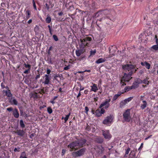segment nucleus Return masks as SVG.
<instances>
[{"mask_svg": "<svg viewBox=\"0 0 158 158\" xmlns=\"http://www.w3.org/2000/svg\"><path fill=\"white\" fill-rule=\"evenodd\" d=\"M91 113L92 114H94L95 115V111L93 110H92L91 111Z\"/></svg>", "mask_w": 158, "mask_h": 158, "instance_id": "nucleus-57", "label": "nucleus"}, {"mask_svg": "<svg viewBox=\"0 0 158 158\" xmlns=\"http://www.w3.org/2000/svg\"><path fill=\"white\" fill-rule=\"evenodd\" d=\"M53 37L55 40L56 41H57L58 40V38L56 35H53Z\"/></svg>", "mask_w": 158, "mask_h": 158, "instance_id": "nucleus-38", "label": "nucleus"}, {"mask_svg": "<svg viewBox=\"0 0 158 158\" xmlns=\"http://www.w3.org/2000/svg\"><path fill=\"white\" fill-rule=\"evenodd\" d=\"M84 89V88L83 87H81L80 88V91H82Z\"/></svg>", "mask_w": 158, "mask_h": 158, "instance_id": "nucleus-54", "label": "nucleus"}, {"mask_svg": "<svg viewBox=\"0 0 158 158\" xmlns=\"http://www.w3.org/2000/svg\"><path fill=\"white\" fill-rule=\"evenodd\" d=\"M44 77L45 80L43 83L46 85L48 84L51 79V77H49V75L46 74L45 75Z\"/></svg>", "mask_w": 158, "mask_h": 158, "instance_id": "nucleus-12", "label": "nucleus"}, {"mask_svg": "<svg viewBox=\"0 0 158 158\" xmlns=\"http://www.w3.org/2000/svg\"><path fill=\"white\" fill-rule=\"evenodd\" d=\"M16 133H17L18 135L20 136H23L24 134V131L23 130H17Z\"/></svg>", "mask_w": 158, "mask_h": 158, "instance_id": "nucleus-22", "label": "nucleus"}, {"mask_svg": "<svg viewBox=\"0 0 158 158\" xmlns=\"http://www.w3.org/2000/svg\"><path fill=\"white\" fill-rule=\"evenodd\" d=\"M113 117L111 115L107 116L103 121L102 123L107 126H110L113 122Z\"/></svg>", "mask_w": 158, "mask_h": 158, "instance_id": "nucleus-2", "label": "nucleus"}, {"mask_svg": "<svg viewBox=\"0 0 158 158\" xmlns=\"http://www.w3.org/2000/svg\"><path fill=\"white\" fill-rule=\"evenodd\" d=\"M26 18L27 19H28L30 17V12L29 10H27L26 12Z\"/></svg>", "mask_w": 158, "mask_h": 158, "instance_id": "nucleus-28", "label": "nucleus"}, {"mask_svg": "<svg viewBox=\"0 0 158 158\" xmlns=\"http://www.w3.org/2000/svg\"><path fill=\"white\" fill-rule=\"evenodd\" d=\"M138 81L134 82L132 86H131L132 89H135L138 87L139 86V84L140 83V79H138L137 80Z\"/></svg>", "mask_w": 158, "mask_h": 158, "instance_id": "nucleus-13", "label": "nucleus"}, {"mask_svg": "<svg viewBox=\"0 0 158 158\" xmlns=\"http://www.w3.org/2000/svg\"><path fill=\"white\" fill-rule=\"evenodd\" d=\"M151 136H152V135H150V136H148V137H147V138H146L145 139V140H147V139H148L149 138L151 137Z\"/></svg>", "mask_w": 158, "mask_h": 158, "instance_id": "nucleus-62", "label": "nucleus"}, {"mask_svg": "<svg viewBox=\"0 0 158 158\" xmlns=\"http://www.w3.org/2000/svg\"><path fill=\"white\" fill-rule=\"evenodd\" d=\"M103 135L104 136L105 139L110 140L111 138V135L110 134L108 130H103Z\"/></svg>", "mask_w": 158, "mask_h": 158, "instance_id": "nucleus-9", "label": "nucleus"}, {"mask_svg": "<svg viewBox=\"0 0 158 158\" xmlns=\"http://www.w3.org/2000/svg\"><path fill=\"white\" fill-rule=\"evenodd\" d=\"M81 95V94L80 93V91L79 93L78 94V95L77 96V98H78Z\"/></svg>", "mask_w": 158, "mask_h": 158, "instance_id": "nucleus-55", "label": "nucleus"}, {"mask_svg": "<svg viewBox=\"0 0 158 158\" xmlns=\"http://www.w3.org/2000/svg\"><path fill=\"white\" fill-rule=\"evenodd\" d=\"M131 74H127L125 73L124 74V76L122 79L121 80L120 83L121 86L126 85V84L123 81H128L131 78Z\"/></svg>", "mask_w": 158, "mask_h": 158, "instance_id": "nucleus-3", "label": "nucleus"}, {"mask_svg": "<svg viewBox=\"0 0 158 158\" xmlns=\"http://www.w3.org/2000/svg\"><path fill=\"white\" fill-rule=\"evenodd\" d=\"M124 120L126 122H129L131 120L130 110H127L123 114Z\"/></svg>", "mask_w": 158, "mask_h": 158, "instance_id": "nucleus-4", "label": "nucleus"}, {"mask_svg": "<svg viewBox=\"0 0 158 158\" xmlns=\"http://www.w3.org/2000/svg\"><path fill=\"white\" fill-rule=\"evenodd\" d=\"M130 148H128L126 150V152H125V154L126 155H127L129 153L130 151Z\"/></svg>", "mask_w": 158, "mask_h": 158, "instance_id": "nucleus-37", "label": "nucleus"}, {"mask_svg": "<svg viewBox=\"0 0 158 158\" xmlns=\"http://www.w3.org/2000/svg\"><path fill=\"white\" fill-rule=\"evenodd\" d=\"M141 64L143 66H145L148 69H149L150 68V64L148 63L146 61L142 62L141 63Z\"/></svg>", "mask_w": 158, "mask_h": 158, "instance_id": "nucleus-14", "label": "nucleus"}, {"mask_svg": "<svg viewBox=\"0 0 158 158\" xmlns=\"http://www.w3.org/2000/svg\"><path fill=\"white\" fill-rule=\"evenodd\" d=\"M132 89V87L131 86V87H126L124 89V90L122 92H121L122 94L124 92L128 91L130 90H131V89Z\"/></svg>", "mask_w": 158, "mask_h": 158, "instance_id": "nucleus-23", "label": "nucleus"}, {"mask_svg": "<svg viewBox=\"0 0 158 158\" xmlns=\"http://www.w3.org/2000/svg\"><path fill=\"white\" fill-rule=\"evenodd\" d=\"M143 83L146 84H148L149 83V82L147 79H145L144 80H143Z\"/></svg>", "mask_w": 158, "mask_h": 158, "instance_id": "nucleus-36", "label": "nucleus"}, {"mask_svg": "<svg viewBox=\"0 0 158 158\" xmlns=\"http://www.w3.org/2000/svg\"><path fill=\"white\" fill-rule=\"evenodd\" d=\"M70 65H69L67 66H66L64 68V69L65 70H68L70 68Z\"/></svg>", "mask_w": 158, "mask_h": 158, "instance_id": "nucleus-40", "label": "nucleus"}, {"mask_svg": "<svg viewBox=\"0 0 158 158\" xmlns=\"http://www.w3.org/2000/svg\"><path fill=\"white\" fill-rule=\"evenodd\" d=\"M54 100H52V101H50V102L52 103V104H54V103H55V102H54Z\"/></svg>", "mask_w": 158, "mask_h": 158, "instance_id": "nucleus-61", "label": "nucleus"}, {"mask_svg": "<svg viewBox=\"0 0 158 158\" xmlns=\"http://www.w3.org/2000/svg\"><path fill=\"white\" fill-rule=\"evenodd\" d=\"M20 158H27L25 152H23L21 153Z\"/></svg>", "mask_w": 158, "mask_h": 158, "instance_id": "nucleus-31", "label": "nucleus"}, {"mask_svg": "<svg viewBox=\"0 0 158 158\" xmlns=\"http://www.w3.org/2000/svg\"><path fill=\"white\" fill-rule=\"evenodd\" d=\"M143 143H142L141 144L140 147L139 148V149H138L139 150H140L141 149H142L143 148Z\"/></svg>", "mask_w": 158, "mask_h": 158, "instance_id": "nucleus-49", "label": "nucleus"}, {"mask_svg": "<svg viewBox=\"0 0 158 158\" xmlns=\"http://www.w3.org/2000/svg\"><path fill=\"white\" fill-rule=\"evenodd\" d=\"M45 6H46V8L48 10L49 9V7L48 5V4L46 3L45 4Z\"/></svg>", "mask_w": 158, "mask_h": 158, "instance_id": "nucleus-50", "label": "nucleus"}, {"mask_svg": "<svg viewBox=\"0 0 158 158\" xmlns=\"http://www.w3.org/2000/svg\"><path fill=\"white\" fill-rule=\"evenodd\" d=\"M47 74H49L50 73L51 71L50 69H47Z\"/></svg>", "mask_w": 158, "mask_h": 158, "instance_id": "nucleus-47", "label": "nucleus"}, {"mask_svg": "<svg viewBox=\"0 0 158 158\" xmlns=\"http://www.w3.org/2000/svg\"><path fill=\"white\" fill-rule=\"evenodd\" d=\"M20 149V148L19 147H18L17 148H15L14 149V151L15 152H16L17 151H19V150Z\"/></svg>", "mask_w": 158, "mask_h": 158, "instance_id": "nucleus-44", "label": "nucleus"}, {"mask_svg": "<svg viewBox=\"0 0 158 158\" xmlns=\"http://www.w3.org/2000/svg\"><path fill=\"white\" fill-rule=\"evenodd\" d=\"M95 149L98 153L102 152L104 150V148L102 147L101 146L99 147H98L97 148H96Z\"/></svg>", "mask_w": 158, "mask_h": 158, "instance_id": "nucleus-15", "label": "nucleus"}, {"mask_svg": "<svg viewBox=\"0 0 158 158\" xmlns=\"http://www.w3.org/2000/svg\"><path fill=\"white\" fill-rule=\"evenodd\" d=\"M3 92H5L6 95L8 97H10L12 96V94L11 93L10 90H3Z\"/></svg>", "mask_w": 158, "mask_h": 158, "instance_id": "nucleus-19", "label": "nucleus"}, {"mask_svg": "<svg viewBox=\"0 0 158 158\" xmlns=\"http://www.w3.org/2000/svg\"><path fill=\"white\" fill-rule=\"evenodd\" d=\"M65 152H66V150L65 149H63L62 150V155H64L65 153Z\"/></svg>", "mask_w": 158, "mask_h": 158, "instance_id": "nucleus-48", "label": "nucleus"}, {"mask_svg": "<svg viewBox=\"0 0 158 158\" xmlns=\"http://www.w3.org/2000/svg\"><path fill=\"white\" fill-rule=\"evenodd\" d=\"M33 7H34L35 9V10H36L37 9H36L35 4L33 0Z\"/></svg>", "mask_w": 158, "mask_h": 158, "instance_id": "nucleus-45", "label": "nucleus"}, {"mask_svg": "<svg viewBox=\"0 0 158 158\" xmlns=\"http://www.w3.org/2000/svg\"><path fill=\"white\" fill-rule=\"evenodd\" d=\"M32 21V20H31V19H30V20H28V23H31Z\"/></svg>", "mask_w": 158, "mask_h": 158, "instance_id": "nucleus-58", "label": "nucleus"}, {"mask_svg": "<svg viewBox=\"0 0 158 158\" xmlns=\"http://www.w3.org/2000/svg\"><path fill=\"white\" fill-rule=\"evenodd\" d=\"M110 50L109 51L110 53V54L109 55H106L105 56V58H111L113 56L115 55V54L114 53L112 54H111L110 52Z\"/></svg>", "mask_w": 158, "mask_h": 158, "instance_id": "nucleus-29", "label": "nucleus"}, {"mask_svg": "<svg viewBox=\"0 0 158 158\" xmlns=\"http://www.w3.org/2000/svg\"><path fill=\"white\" fill-rule=\"evenodd\" d=\"M48 27L49 29L51 28V26L49 25L48 26Z\"/></svg>", "mask_w": 158, "mask_h": 158, "instance_id": "nucleus-63", "label": "nucleus"}, {"mask_svg": "<svg viewBox=\"0 0 158 158\" xmlns=\"http://www.w3.org/2000/svg\"><path fill=\"white\" fill-rule=\"evenodd\" d=\"M7 110L8 111H10L12 110L13 109L11 107L8 108H7Z\"/></svg>", "mask_w": 158, "mask_h": 158, "instance_id": "nucleus-46", "label": "nucleus"}, {"mask_svg": "<svg viewBox=\"0 0 158 158\" xmlns=\"http://www.w3.org/2000/svg\"><path fill=\"white\" fill-rule=\"evenodd\" d=\"M20 126L22 128H24L25 127V125H24L23 122L22 120H20Z\"/></svg>", "mask_w": 158, "mask_h": 158, "instance_id": "nucleus-32", "label": "nucleus"}, {"mask_svg": "<svg viewBox=\"0 0 158 158\" xmlns=\"http://www.w3.org/2000/svg\"><path fill=\"white\" fill-rule=\"evenodd\" d=\"M100 113H101V115L102 114H103L105 112V110L103 108H102L100 111Z\"/></svg>", "mask_w": 158, "mask_h": 158, "instance_id": "nucleus-39", "label": "nucleus"}, {"mask_svg": "<svg viewBox=\"0 0 158 158\" xmlns=\"http://www.w3.org/2000/svg\"><path fill=\"white\" fill-rule=\"evenodd\" d=\"M132 98H133L132 97H130L127 99H125L124 100L122 101L120 104V106H125L127 103L131 100Z\"/></svg>", "mask_w": 158, "mask_h": 158, "instance_id": "nucleus-10", "label": "nucleus"}, {"mask_svg": "<svg viewBox=\"0 0 158 158\" xmlns=\"http://www.w3.org/2000/svg\"><path fill=\"white\" fill-rule=\"evenodd\" d=\"M85 112L87 114H88V112L89 111V109L88 107L85 106Z\"/></svg>", "mask_w": 158, "mask_h": 158, "instance_id": "nucleus-41", "label": "nucleus"}, {"mask_svg": "<svg viewBox=\"0 0 158 158\" xmlns=\"http://www.w3.org/2000/svg\"><path fill=\"white\" fill-rule=\"evenodd\" d=\"M105 60L103 58H100L96 61V63L97 64H100L104 62Z\"/></svg>", "mask_w": 158, "mask_h": 158, "instance_id": "nucleus-24", "label": "nucleus"}, {"mask_svg": "<svg viewBox=\"0 0 158 158\" xmlns=\"http://www.w3.org/2000/svg\"><path fill=\"white\" fill-rule=\"evenodd\" d=\"M70 115V113H69L68 114L66 115L65 117H62V119H64V120L65 123H66L69 118V117Z\"/></svg>", "mask_w": 158, "mask_h": 158, "instance_id": "nucleus-27", "label": "nucleus"}, {"mask_svg": "<svg viewBox=\"0 0 158 158\" xmlns=\"http://www.w3.org/2000/svg\"><path fill=\"white\" fill-rule=\"evenodd\" d=\"M95 115L98 117H100L101 115V113H100L99 110H97L95 111Z\"/></svg>", "mask_w": 158, "mask_h": 158, "instance_id": "nucleus-26", "label": "nucleus"}, {"mask_svg": "<svg viewBox=\"0 0 158 158\" xmlns=\"http://www.w3.org/2000/svg\"><path fill=\"white\" fill-rule=\"evenodd\" d=\"M135 66L132 64H127L123 66V69L125 70H128V71L132 70V72H135L136 69L134 70V69Z\"/></svg>", "mask_w": 158, "mask_h": 158, "instance_id": "nucleus-8", "label": "nucleus"}, {"mask_svg": "<svg viewBox=\"0 0 158 158\" xmlns=\"http://www.w3.org/2000/svg\"><path fill=\"white\" fill-rule=\"evenodd\" d=\"M91 40V38L90 37H86L83 39H81V44L80 46L81 48H83L87 46L89 44V42Z\"/></svg>", "mask_w": 158, "mask_h": 158, "instance_id": "nucleus-5", "label": "nucleus"}, {"mask_svg": "<svg viewBox=\"0 0 158 158\" xmlns=\"http://www.w3.org/2000/svg\"><path fill=\"white\" fill-rule=\"evenodd\" d=\"M1 86L2 88L3 89H4L5 88V85H4L2 83H1Z\"/></svg>", "mask_w": 158, "mask_h": 158, "instance_id": "nucleus-52", "label": "nucleus"}, {"mask_svg": "<svg viewBox=\"0 0 158 158\" xmlns=\"http://www.w3.org/2000/svg\"><path fill=\"white\" fill-rule=\"evenodd\" d=\"M96 51L94 50V51H90V55H94L95 53H96Z\"/></svg>", "mask_w": 158, "mask_h": 158, "instance_id": "nucleus-43", "label": "nucleus"}, {"mask_svg": "<svg viewBox=\"0 0 158 158\" xmlns=\"http://www.w3.org/2000/svg\"><path fill=\"white\" fill-rule=\"evenodd\" d=\"M151 48L153 49L155 51L158 50V45L156 44L152 46L151 47Z\"/></svg>", "mask_w": 158, "mask_h": 158, "instance_id": "nucleus-30", "label": "nucleus"}, {"mask_svg": "<svg viewBox=\"0 0 158 158\" xmlns=\"http://www.w3.org/2000/svg\"><path fill=\"white\" fill-rule=\"evenodd\" d=\"M88 92V90L87 89H86L84 91V94H87Z\"/></svg>", "mask_w": 158, "mask_h": 158, "instance_id": "nucleus-51", "label": "nucleus"}, {"mask_svg": "<svg viewBox=\"0 0 158 158\" xmlns=\"http://www.w3.org/2000/svg\"><path fill=\"white\" fill-rule=\"evenodd\" d=\"M83 53V50H76V53L77 56H80Z\"/></svg>", "mask_w": 158, "mask_h": 158, "instance_id": "nucleus-21", "label": "nucleus"}, {"mask_svg": "<svg viewBox=\"0 0 158 158\" xmlns=\"http://www.w3.org/2000/svg\"><path fill=\"white\" fill-rule=\"evenodd\" d=\"M56 81H58L60 80V77L59 75H57L54 77Z\"/></svg>", "mask_w": 158, "mask_h": 158, "instance_id": "nucleus-34", "label": "nucleus"}, {"mask_svg": "<svg viewBox=\"0 0 158 158\" xmlns=\"http://www.w3.org/2000/svg\"><path fill=\"white\" fill-rule=\"evenodd\" d=\"M86 142V140L84 139H81L72 142L68 145V147L70 149V151L77 150L80 147H82Z\"/></svg>", "mask_w": 158, "mask_h": 158, "instance_id": "nucleus-1", "label": "nucleus"}, {"mask_svg": "<svg viewBox=\"0 0 158 158\" xmlns=\"http://www.w3.org/2000/svg\"><path fill=\"white\" fill-rule=\"evenodd\" d=\"M156 43L157 45H158V39L156 38Z\"/></svg>", "mask_w": 158, "mask_h": 158, "instance_id": "nucleus-60", "label": "nucleus"}, {"mask_svg": "<svg viewBox=\"0 0 158 158\" xmlns=\"http://www.w3.org/2000/svg\"><path fill=\"white\" fill-rule=\"evenodd\" d=\"M25 70L24 72V73L25 74H27V73H28V70Z\"/></svg>", "mask_w": 158, "mask_h": 158, "instance_id": "nucleus-53", "label": "nucleus"}, {"mask_svg": "<svg viewBox=\"0 0 158 158\" xmlns=\"http://www.w3.org/2000/svg\"><path fill=\"white\" fill-rule=\"evenodd\" d=\"M122 93L121 92H118L117 94H115L112 100L114 101L116 100L119 97L121 94Z\"/></svg>", "mask_w": 158, "mask_h": 158, "instance_id": "nucleus-18", "label": "nucleus"}, {"mask_svg": "<svg viewBox=\"0 0 158 158\" xmlns=\"http://www.w3.org/2000/svg\"><path fill=\"white\" fill-rule=\"evenodd\" d=\"M97 142L99 143H101L103 142V139L101 138H98L96 140Z\"/></svg>", "mask_w": 158, "mask_h": 158, "instance_id": "nucleus-33", "label": "nucleus"}, {"mask_svg": "<svg viewBox=\"0 0 158 158\" xmlns=\"http://www.w3.org/2000/svg\"><path fill=\"white\" fill-rule=\"evenodd\" d=\"M40 77V76L39 75H37L35 77V79H36L38 78H39Z\"/></svg>", "mask_w": 158, "mask_h": 158, "instance_id": "nucleus-56", "label": "nucleus"}, {"mask_svg": "<svg viewBox=\"0 0 158 158\" xmlns=\"http://www.w3.org/2000/svg\"><path fill=\"white\" fill-rule=\"evenodd\" d=\"M25 67L27 68H29V70L30 69L31 66L29 64H25Z\"/></svg>", "mask_w": 158, "mask_h": 158, "instance_id": "nucleus-42", "label": "nucleus"}, {"mask_svg": "<svg viewBox=\"0 0 158 158\" xmlns=\"http://www.w3.org/2000/svg\"><path fill=\"white\" fill-rule=\"evenodd\" d=\"M47 111L49 114H51L52 112V109L50 107L48 108Z\"/></svg>", "mask_w": 158, "mask_h": 158, "instance_id": "nucleus-35", "label": "nucleus"}, {"mask_svg": "<svg viewBox=\"0 0 158 158\" xmlns=\"http://www.w3.org/2000/svg\"><path fill=\"white\" fill-rule=\"evenodd\" d=\"M110 101L111 99L110 98L106 99L99 106V108H101L102 107H104L105 109L108 108L110 106Z\"/></svg>", "mask_w": 158, "mask_h": 158, "instance_id": "nucleus-7", "label": "nucleus"}, {"mask_svg": "<svg viewBox=\"0 0 158 158\" xmlns=\"http://www.w3.org/2000/svg\"><path fill=\"white\" fill-rule=\"evenodd\" d=\"M10 102L11 104L12 105H17L18 104L17 101L14 98H11L10 100Z\"/></svg>", "mask_w": 158, "mask_h": 158, "instance_id": "nucleus-17", "label": "nucleus"}, {"mask_svg": "<svg viewBox=\"0 0 158 158\" xmlns=\"http://www.w3.org/2000/svg\"><path fill=\"white\" fill-rule=\"evenodd\" d=\"M45 21L46 23H49L51 21V18L50 16L48 15L47 16V17L45 19Z\"/></svg>", "mask_w": 158, "mask_h": 158, "instance_id": "nucleus-25", "label": "nucleus"}, {"mask_svg": "<svg viewBox=\"0 0 158 158\" xmlns=\"http://www.w3.org/2000/svg\"><path fill=\"white\" fill-rule=\"evenodd\" d=\"M143 103L141 104L140 107L142 109H144L146 107L147 103L145 101H143Z\"/></svg>", "mask_w": 158, "mask_h": 158, "instance_id": "nucleus-20", "label": "nucleus"}, {"mask_svg": "<svg viewBox=\"0 0 158 158\" xmlns=\"http://www.w3.org/2000/svg\"><path fill=\"white\" fill-rule=\"evenodd\" d=\"M13 114L14 116L16 118H17L19 117V114L17 110L16 109H15L13 111Z\"/></svg>", "mask_w": 158, "mask_h": 158, "instance_id": "nucleus-16", "label": "nucleus"}, {"mask_svg": "<svg viewBox=\"0 0 158 158\" xmlns=\"http://www.w3.org/2000/svg\"><path fill=\"white\" fill-rule=\"evenodd\" d=\"M85 151V149L82 148L78 151L73 152L72 153V155L74 157L80 156L84 154Z\"/></svg>", "mask_w": 158, "mask_h": 158, "instance_id": "nucleus-6", "label": "nucleus"}, {"mask_svg": "<svg viewBox=\"0 0 158 158\" xmlns=\"http://www.w3.org/2000/svg\"><path fill=\"white\" fill-rule=\"evenodd\" d=\"M92 85H91L90 86L91 88L90 91H94V92H96L98 90L97 85L93 83H92Z\"/></svg>", "mask_w": 158, "mask_h": 158, "instance_id": "nucleus-11", "label": "nucleus"}, {"mask_svg": "<svg viewBox=\"0 0 158 158\" xmlns=\"http://www.w3.org/2000/svg\"><path fill=\"white\" fill-rule=\"evenodd\" d=\"M63 13L61 12H60V13H58V15L60 16V15H63Z\"/></svg>", "mask_w": 158, "mask_h": 158, "instance_id": "nucleus-59", "label": "nucleus"}, {"mask_svg": "<svg viewBox=\"0 0 158 158\" xmlns=\"http://www.w3.org/2000/svg\"><path fill=\"white\" fill-rule=\"evenodd\" d=\"M102 158H106V156H104Z\"/></svg>", "mask_w": 158, "mask_h": 158, "instance_id": "nucleus-64", "label": "nucleus"}]
</instances>
